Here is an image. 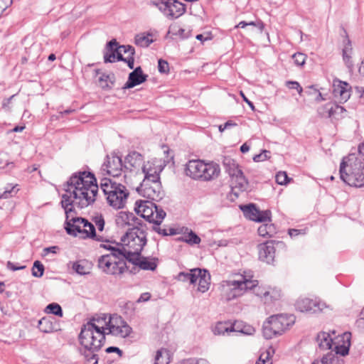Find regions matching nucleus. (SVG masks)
Here are the masks:
<instances>
[{
    "label": "nucleus",
    "instance_id": "f3484780",
    "mask_svg": "<svg viewBox=\"0 0 364 364\" xmlns=\"http://www.w3.org/2000/svg\"><path fill=\"white\" fill-rule=\"evenodd\" d=\"M65 213V220L64 223V228L68 235L76 237V232H79L80 230V226L77 225L76 223H73L71 218L73 217H77V214L75 210L74 205L67 208L64 209Z\"/></svg>",
    "mask_w": 364,
    "mask_h": 364
},
{
    "label": "nucleus",
    "instance_id": "de8ad7c7",
    "mask_svg": "<svg viewBox=\"0 0 364 364\" xmlns=\"http://www.w3.org/2000/svg\"><path fill=\"white\" fill-rule=\"evenodd\" d=\"M119 183L109 178H103L100 181V188L103 193L107 196Z\"/></svg>",
    "mask_w": 364,
    "mask_h": 364
},
{
    "label": "nucleus",
    "instance_id": "72a5a7b5",
    "mask_svg": "<svg viewBox=\"0 0 364 364\" xmlns=\"http://www.w3.org/2000/svg\"><path fill=\"white\" fill-rule=\"evenodd\" d=\"M83 325L86 326V327L88 328L90 330H92V331L94 333H97V336L99 338L97 343H101L102 345H105L106 335L107 334V333L105 332V330L107 329V327H105V326L97 325L95 322L89 321L86 323H84Z\"/></svg>",
    "mask_w": 364,
    "mask_h": 364
},
{
    "label": "nucleus",
    "instance_id": "338daca9",
    "mask_svg": "<svg viewBox=\"0 0 364 364\" xmlns=\"http://www.w3.org/2000/svg\"><path fill=\"white\" fill-rule=\"evenodd\" d=\"M285 85L290 90H296L300 97L304 96V89L299 82L294 80H287L286 81Z\"/></svg>",
    "mask_w": 364,
    "mask_h": 364
},
{
    "label": "nucleus",
    "instance_id": "6e6d98bb",
    "mask_svg": "<svg viewBox=\"0 0 364 364\" xmlns=\"http://www.w3.org/2000/svg\"><path fill=\"white\" fill-rule=\"evenodd\" d=\"M185 229L186 231H188L187 235H186V243L192 246L200 244L201 241L200 237L192 230H188V228Z\"/></svg>",
    "mask_w": 364,
    "mask_h": 364
},
{
    "label": "nucleus",
    "instance_id": "f704fd0d",
    "mask_svg": "<svg viewBox=\"0 0 364 364\" xmlns=\"http://www.w3.org/2000/svg\"><path fill=\"white\" fill-rule=\"evenodd\" d=\"M323 111L322 114H324V112L327 113L326 117H343V114L346 110L343 106L337 104L327 103L323 107Z\"/></svg>",
    "mask_w": 364,
    "mask_h": 364
},
{
    "label": "nucleus",
    "instance_id": "cd10ccee",
    "mask_svg": "<svg viewBox=\"0 0 364 364\" xmlns=\"http://www.w3.org/2000/svg\"><path fill=\"white\" fill-rule=\"evenodd\" d=\"M198 271V273H197L198 280V291L205 293L210 288L211 278L210 274L206 269L200 268V270Z\"/></svg>",
    "mask_w": 364,
    "mask_h": 364
},
{
    "label": "nucleus",
    "instance_id": "3c124183",
    "mask_svg": "<svg viewBox=\"0 0 364 364\" xmlns=\"http://www.w3.org/2000/svg\"><path fill=\"white\" fill-rule=\"evenodd\" d=\"M44 311L48 314H53L59 317L63 316V311L61 306L58 303H50L48 304Z\"/></svg>",
    "mask_w": 364,
    "mask_h": 364
},
{
    "label": "nucleus",
    "instance_id": "0eeeda50",
    "mask_svg": "<svg viewBox=\"0 0 364 364\" xmlns=\"http://www.w3.org/2000/svg\"><path fill=\"white\" fill-rule=\"evenodd\" d=\"M326 304L318 299H310L307 297L299 298L295 303V308L300 312L307 314H317L326 308Z\"/></svg>",
    "mask_w": 364,
    "mask_h": 364
},
{
    "label": "nucleus",
    "instance_id": "e433bc0d",
    "mask_svg": "<svg viewBox=\"0 0 364 364\" xmlns=\"http://www.w3.org/2000/svg\"><path fill=\"white\" fill-rule=\"evenodd\" d=\"M240 209L243 213L244 216L250 220L255 222L257 214L259 213V208L255 203H249L240 205Z\"/></svg>",
    "mask_w": 364,
    "mask_h": 364
},
{
    "label": "nucleus",
    "instance_id": "7c9ffc66",
    "mask_svg": "<svg viewBox=\"0 0 364 364\" xmlns=\"http://www.w3.org/2000/svg\"><path fill=\"white\" fill-rule=\"evenodd\" d=\"M223 165L224 166L225 171L232 178H234L235 175L237 174V171H242L239 164L230 156L223 157Z\"/></svg>",
    "mask_w": 364,
    "mask_h": 364
},
{
    "label": "nucleus",
    "instance_id": "2eb2a0df",
    "mask_svg": "<svg viewBox=\"0 0 364 364\" xmlns=\"http://www.w3.org/2000/svg\"><path fill=\"white\" fill-rule=\"evenodd\" d=\"M220 174V167L218 164L211 161L205 162L202 173L200 174V181H211L217 178Z\"/></svg>",
    "mask_w": 364,
    "mask_h": 364
},
{
    "label": "nucleus",
    "instance_id": "1a4fd4ad",
    "mask_svg": "<svg viewBox=\"0 0 364 364\" xmlns=\"http://www.w3.org/2000/svg\"><path fill=\"white\" fill-rule=\"evenodd\" d=\"M119 46L120 44L116 38H112L107 42L103 56L105 63L122 62V60H124Z\"/></svg>",
    "mask_w": 364,
    "mask_h": 364
},
{
    "label": "nucleus",
    "instance_id": "0e129e2a",
    "mask_svg": "<svg viewBox=\"0 0 364 364\" xmlns=\"http://www.w3.org/2000/svg\"><path fill=\"white\" fill-rule=\"evenodd\" d=\"M294 64L299 67H303L306 63L307 55L303 53L297 52L292 55Z\"/></svg>",
    "mask_w": 364,
    "mask_h": 364
},
{
    "label": "nucleus",
    "instance_id": "39448f33",
    "mask_svg": "<svg viewBox=\"0 0 364 364\" xmlns=\"http://www.w3.org/2000/svg\"><path fill=\"white\" fill-rule=\"evenodd\" d=\"M96 183V177L92 172L82 171L73 173L64 186H68L72 189L87 190L90 185Z\"/></svg>",
    "mask_w": 364,
    "mask_h": 364
},
{
    "label": "nucleus",
    "instance_id": "412c9836",
    "mask_svg": "<svg viewBox=\"0 0 364 364\" xmlns=\"http://www.w3.org/2000/svg\"><path fill=\"white\" fill-rule=\"evenodd\" d=\"M38 328L44 333H50L61 330L60 323L55 318L46 316L38 320Z\"/></svg>",
    "mask_w": 364,
    "mask_h": 364
},
{
    "label": "nucleus",
    "instance_id": "4be33fe9",
    "mask_svg": "<svg viewBox=\"0 0 364 364\" xmlns=\"http://www.w3.org/2000/svg\"><path fill=\"white\" fill-rule=\"evenodd\" d=\"M99 74L101 75L98 78V82L102 90L105 91L112 90L116 81L115 75L113 73L109 74L101 73L100 69H95L94 77H97Z\"/></svg>",
    "mask_w": 364,
    "mask_h": 364
},
{
    "label": "nucleus",
    "instance_id": "09e8293b",
    "mask_svg": "<svg viewBox=\"0 0 364 364\" xmlns=\"http://www.w3.org/2000/svg\"><path fill=\"white\" fill-rule=\"evenodd\" d=\"M169 352L167 349L161 348L159 349L155 355L154 364H168Z\"/></svg>",
    "mask_w": 364,
    "mask_h": 364
},
{
    "label": "nucleus",
    "instance_id": "4468645a",
    "mask_svg": "<svg viewBox=\"0 0 364 364\" xmlns=\"http://www.w3.org/2000/svg\"><path fill=\"white\" fill-rule=\"evenodd\" d=\"M351 87L347 82L336 79L333 83V95L340 97V102H346L350 97Z\"/></svg>",
    "mask_w": 364,
    "mask_h": 364
},
{
    "label": "nucleus",
    "instance_id": "680f3d73",
    "mask_svg": "<svg viewBox=\"0 0 364 364\" xmlns=\"http://www.w3.org/2000/svg\"><path fill=\"white\" fill-rule=\"evenodd\" d=\"M232 332L231 324L228 325L227 323L219 322L215 326L214 333L217 335L225 334V333Z\"/></svg>",
    "mask_w": 364,
    "mask_h": 364
},
{
    "label": "nucleus",
    "instance_id": "79ce46f5",
    "mask_svg": "<svg viewBox=\"0 0 364 364\" xmlns=\"http://www.w3.org/2000/svg\"><path fill=\"white\" fill-rule=\"evenodd\" d=\"M258 235L263 237H272L277 233V227L273 223H262L257 229Z\"/></svg>",
    "mask_w": 364,
    "mask_h": 364
},
{
    "label": "nucleus",
    "instance_id": "4c0bfd02",
    "mask_svg": "<svg viewBox=\"0 0 364 364\" xmlns=\"http://www.w3.org/2000/svg\"><path fill=\"white\" fill-rule=\"evenodd\" d=\"M232 332H237L245 335H252L255 329L253 326L244 323L242 321H235L231 323Z\"/></svg>",
    "mask_w": 364,
    "mask_h": 364
},
{
    "label": "nucleus",
    "instance_id": "2f4dec72",
    "mask_svg": "<svg viewBox=\"0 0 364 364\" xmlns=\"http://www.w3.org/2000/svg\"><path fill=\"white\" fill-rule=\"evenodd\" d=\"M200 268L196 267L191 269L189 272H180L176 277L175 279L178 281L186 282H189L190 284H195L198 281L197 273H198Z\"/></svg>",
    "mask_w": 364,
    "mask_h": 364
},
{
    "label": "nucleus",
    "instance_id": "c85d7f7f",
    "mask_svg": "<svg viewBox=\"0 0 364 364\" xmlns=\"http://www.w3.org/2000/svg\"><path fill=\"white\" fill-rule=\"evenodd\" d=\"M137 220V217L129 211H120L117 213L115 222L117 226L124 228L132 226L134 221Z\"/></svg>",
    "mask_w": 364,
    "mask_h": 364
},
{
    "label": "nucleus",
    "instance_id": "c03bdc74",
    "mask_svg": "<svg viewBox=\"0 0 364 364\" xmlns=\"http://www.w3.org/2000/svg\"><path fill=\"white\" fill-rule=\"evenodd\" d=\"M114 259L109 255H105L98 258L97 267L105 274L107 273Z\"/></svg>",
    "mask_w": 364,
    "mask_h": 364
},
{
    "label": "nucleus",
    "instance_id": "13d9d810",
    "mask_svg": "<svg viewBox=\"0 0 364 364\" xmlns=\"http://www.w3.org/2000/svg\"><path fill=\"white\" fill-rule=\"evenodd\" d=\"M272 212L270 210H261L259 209V214H257L255 222L264 223L265 222H271Z\"/></svg>",
    "mask_w": 364,
    "mask_h": 364
},
{
    "label": "nucleus",
    "instance_id": "a878e982",
    "mask_svg": "<svg viewBox=\"0 0 364 364\" xmlns=\"http://www.w3.org/2000/svg\"><path fill=\"white\" fill-rule=\"evenodd\" d=\"M159 259L157 257H144L141 255L138 258L135 266L142 270L155 271L158 266Z\"/></svg>",
    "mask_w": 364,
    "mask_h": 364
},
{
    "label": "nucleus",
    "instance_id": "58836bf2",
    "mask_svg": "<svg viewBox=\"0 0 364 364\" xmlns=\"http://www.w3.org/2000/svg\"><path fill=\"white\" fill-rule=\"evenodd\" d=\"M120 50L124 53H129V55L125 58L124 57V60L122 62L126 63L129 68L133 69L134 65V55H135V49L131 45H120Z\"/></svg>",
    "mask_w": 364,
    "mask_h": 364
},
{
    "label": "nucleus",
    "instance_id": "052dcab7",
    "mask_svg": "<svg viewBox=\"0 0 364 364\" xmlns=\"http://www.w3.org/2000/svg\"><path fill=\"white\" fill-rule=\"evenodd\" d=\"M100 247L110 251L111 253L109 255H111V257H114V259H119L120 257V254L122 252V248L114 247L110 245L101 244Z\"/></svg>",
    "mask_w": 364,
    "mask_h": 364
},
{
    "label": "nucleus",
    "instance_id": "ea45409f",
    "mask_svg": "<svg viewBox=\"0 0 364 364\" xmlns=\"http://www.w3.org/2000/svg\"><path fill=\"white\" fill-rule=\"evenodd\" d=\"M228 286L231 287L228 299L230 300L242 294V280L227 281Z\"/></svg>",
    "mask_w": 364,
    "mask_h": 364
},
{
    "label": "nucleus",
    "instance_id": "dca6fc26",
    "mask_svg": "<svg viewBox=\"0 0 364 364\" xmlns=\"http://www.w3.org/2000/svg\"><path fill=\"white\" fill-rule=\"evenodd\" d=\"M203 166H205L204 160H189L185 165V174L193 180H199Z\"/></svg>",
    "mask_w": 364,
    "mask_h": 364
},
{
    "label": "nucleus",
    "instance_id": "5fc2aeb1",
    "mask_svg": "<svg viewBox=\"0 0 364 364\" xmlns=\"http://www.w3.org/2000/svg\"><path fill=\"white\" fill-rule=\"evenodd\" d=\"M45 267L43 263L39 260H36L31 269L32 276L36 278H41L43 276Z\"/></svg>",
    "mask_w": 364,
    "mask_h": 364
},
{
    "label": "nucleus",
    "instance_id": "7ed1b4c3",
    "mask_svg": "<svg viewBox=\"0 0 364 364\" xmlns=\"http://www.w3.org/2000/svg\"><path fill=\"white\" fill-rule=\"evenodd\" d=\"M150 5L156 7L168 19H176L186 11V4L178 0H151Z\"/></svg>",
    "mask_w": 364,
    "mask_h": 364
},
{
    "label": "nucleus",
    "instance_id": "b1692460",
    "mask_svg": "<svg viewBox=\"0 0 364 364\" xmlns=\"http://www.w3.org/2000/svg\"><path fill=\"white\" fill-rule=\"evenodd\" d=\"M103 346L104 345H102L101 343L91 347H88L87 346L85 348H79V353L84 357V359L87 363H90L93 360L95 361L99 362L100 358L97 353L100 350Z\"/></svg>",
    "mask_w": 364,
    "mask_h": 364
},
{
    "label": "nucleus",
    "instance_id": "8fccbe9b",
    "mask_svg": "<svg viewBox=\"0 0 364 364\" xmlns=\"http://www.w3.org/2000/svg\"><path fill=\"white\" fill-rule=\"evenodd\" d=\"M136 230L139 231V233L141 235L139 237V242L141 243L143 237L147 239V225L144 223L141 220L137 218V220L134 221L132 225Z\"/></svg>",
    "mask_w": 364,
    "mask_h": 364
},
{
    "label": "nucleus",
    "instance_id": "6ab92c4d",
    "mask_svg": "<svg viewBox=\"0 0 364 364\" xmlns=\"http://www.w3.org/2000/svg\"><path fill=\"white\" fill-rule=\"evenodd\" d=\"M97 336H95L92 330H90L86 326H81L80 332L78 335V341L81 348L94 346L98 343Z\"/></svg>",
    "mask_w": 364,
    "mask_h": 364
},
{
    "label": "nucleus",
    "instance_id": "603ef678",
    "mask_svg": "<svg viewBox=\"0 0 364 364\" xmlns=\"http://www.w3.org/2000/svg\"><path fill=\"white\" fill-rule=\"evenodd\" d=\"M326 361V364H344V360L336 355L333 351H330L325 354L321 359V363Z\"/></svg>",
    "mask_w": 364,
    "mask_h": 364
},
{
    "label": "nucleus",
    "instance_id": "bf43d9fd",
    "mask_svg": "<svg viewBox=\"0 0 364 364\" xmlns=\"http://www.w3.org/2000/svg\"><path fill=\"white\" fill-rule=\"evenodd\" d=\"M154 213H156V219L154 218L152 223L155 225H160L163 220L166 218V213L162 208L155 205Z\"/></svg>",
    "mask_w": 364,
    "mask_h": 364
},
{
    "label": "nucleus",
    "instance_id": "774afa93",
    "mask_svg": "<svg viewBox=\"0 0 364 364\" xmlns=\"http://www.w3.org/2000/svg\"><path fill=\"white\" fill-rule=\"evenodd\" d=\"M276 182L279 185L287 184L291 178H290L285 171H279L275 176Z\"/></svg>",
    "mask_w": 364,
    "mask_h": 364
},
{
    "label": "nucleus",
    "instance_id": "a211bd4d",
    "mask_svg": "<svg viewBox=\"0 0 364 364\" xmlns=\"http://www.w3.org/2000/svg\"><path fill=\"white\" fill-rule=\"evenodd\" d=\"M147 242L148 240L143 237L141 240V243L140 242L137 247L135 248L132 246H130V247H132L134 250L133 252L127 250L122 245V252L120 254V257H122L125 259L126 261L132 264L133 265H135L138 258L141 256L144 247L146 245Z\"/></svg>",
    "mask_w": 364,
    "mask_h": 364
},
{
    "label": "nucleus",
    "instance_id": "c9c22d12",
    "mask_svg": "<svg viewBox=\"0 0 364 364\" xmlns=\"http://www.w3.org/2000/svg\"><path fill=\"white\" fill-rule=\"evenodd\" d=\"M126 269H128V267L124 259L119 258L118 260H117L114 259L112 265L110 267L107 274H110L114 277L120 276L126 271Z\"/></svg>",
    "mask_w": 364,
    "mask_h": 364
},
{
    "label": "nucleus",
    "instance_id": "f03ea898",
    "mask_svg": "<svg viewBox=\"0 0 364 364\" xmlns=\"http://www.w3.org/2000/svg\"><path fill=\"white\" fill-rule=\"evenodd\" d=\"M295 322V317L290 314H274L269 316L262 325V333L265 339L281 336Z\"/></svg>",
    "mask_w": 364,
    "mask_h": 364
},
{
    "label": "nucleus",
    "instance_id": "f8f14e48",
    "mask_svg": "<svg viewBox=\"0 0 364 364\" xmlns=\"http://www.w3.org/2000/svg\"><path fill=\"white\" fill-rule=\"evenodd\" d=\"M149 77L147 74L144 73L141 66L133 68V71L129 73L127 81L122 87V90L133 88L145 82Z\"/></svg>",
    "mask_w": 364,
    "mask_h": 364
},
{
    "label": "nucleus",
    "instance_id": "864d4df0",
    "mask_svg": "<svg viewBox=\"0 0 364 364\" xmlns=\"http://www.w3.org/2000/svg\"><path fill=\"white\" fill-rule=\"evenodd\" d=\"M142 172L144 173V181L148 180L156 184L161 183L159 172L154 171V173H150L144 165L142 166Z\"/></svg>",
    "mask_w": 364,
    "mask_h": 364
},
{
    "label": "nucleus",
    "instance_id": "37998d69",
    "mask_svg": "<svg viewBox=\"0 0 364 364\" xmlns=\"http://www.w3.org/2000/svg\"><path fill=\"white\" fill-rule=\"evenodd\" d=\"M232 179H235V188L238 189L240 192L247 191L249 181L242 171H237V174L235 175Z\"/></svg>",
    "mask_w": 364,
    "mask_h": 364
},
{
    "label": "nucleus",
    "instance_id": "9d476101",
    "mask_svg": "<svg viewBox=\"0 0 364 364\" xmlns=\"http://www.w3.org/2000/svg\"><path fill=\"white\" fill-rule=\"evenodd\" d=\"M155 205L156 203L153 201L137 200L135 202L134 211L147 222L152 223L154 222Z\"/></svg>",
    "mask_w": 364,
    "mask_h": 364
},
{
    "label": "nucleus",
    "instance_id": "f257e3e1",
    "mask_svg": "<svg viewBox=\"0 0 364 364\" xmlns=\"http://www.w3.org/2000/svg\"><path fill=\"white\" fill-rule=\"evenodd\" d=\"M344 156L340 164V178L346 184L356 188L364 186V162L358 158L353 161Z\"/></svg>",
    "mask_w": 364,
    "mask_h": 364
},
{
    "label": "nucleus",
    "instance_id": "a19ab883",
    "mask_svg": "<svg viewBox=\"0 0 364 364\" xmlns=\"http://www.w3.org/2000/svg\"><path fill=\"white\" fill-rule=\"evenodd\" d=\"M318 346L321 349L330 350L332 349L333 341L329 333L326 332H320L316 338Z\"/></svg>",
    "mask_w": 364,
    "mask_h": 364
},
{
    "label": "nucleus",
    "instance_id": "473e14b6",
    "mask_svg": "<svg viewBox=\"0 0 364 364\" xmlns=\"http://www.w3.org/2000/svg\"><path fill=\"white\" fill-rule=\"evenodd\" d=\"M83 325L86 326V327L88 328L90 330H92V331L94 333H97V336L99 338L97 343H101L102 345H105L106 335L107 334V333L105 332V330L107 329V327H105V326L97 325L95 322L89 321L86 323H84Z\"/></svg>",
    "mask_w": 364,
    "mask_h": 364
},
{
    "label": "nucleus",
    "instance_id": "5701e85b",
    "mask_svg": "<svg viewBox=\"0 0 364 364\" xmlns=\"http://www.w3.org/2000/svg\"><path fill=\"white\" fill-rule=\"evenodd\" d=\"M71 220L73 221V223H80L83 225L84 228H88L89 230L86 229H81L79 232H76V236L79 233H83L85 234V236H83L82 238H89V237H96V230L94 225L90 223L87 219L82 217H73L71 218Z\"/></svg>",
    "mask_w": 364,
    "mask_h": 364
},
{
    "label": "nucleus",
    "instance_id": "69168bd1",
    "mask_svg": "<svg viewBox=\"0 0 364 364\" xmlns=\"http://www.w3.org/2000/svg\"><path fill=\"white\" fill-rule=\"evenodd\" d=\"M242 279V294L247 290L255 291L258 285V281L247 279L245 277Z\"/></svg>",
    "mask_w": 364,
    "mask_h": 364
},
{
    "label": "nucleus",
    "instance_id": "423d86ee",
    "mask_svg": "<svg viewBox=\"0 0 364 364\" xmlns=\"http://www.w3.org/2000/svg\"><path fill=\"white\" fill-rule=\"evenodd\" d=\"M102 169L113 177L121 176L122 171L128 169V166L122 161V156L119 152L113 151L110 155H107L102 164Z\"/></svg>",
    "mask_w": 364,
    "mask_h": 364
},
{
    "label": "nucleus",
    "instance_id": "aec40b11",
    "mask_svg": "<svg viewBox=\"0 0 364 364\" xmlns=\"http://www.w3.org/2000/svg\"><path fill=\"white\" fill-rule=\"evenodd\" d=\"M73 198L75 200H79L75 202L77 205L80 209L87 207L95 203V198L90 197L89 189L87 190H77L73 189L72 191Z\"/></svg>",
    "mask_w": 364,
    "mask_h": 364
},
{
    "label": "nucleus",
    "instance_id": "393cba45",
    "mask_svg": "<svg viewBox=\"0 0 364 364\" xmlns=\"http://www.w3.org/2000/svg\"><path fill=\"white\" fill-rule=\"evenodd\" d=\"M350 339H351V333L349 331H346L343 333L341 336V341L343 342V344H338L335 346L333 348V353L336 355H341L346 356L349 354L350 347Z\"/></svg>",
    "mask_w": 364,
    "mask_h": 364
},
{
    "label": "nucleus",
    "instance_id": "49530a36",
    "mask_svg": "<svg viewBox=\"0 0 364 364\" xmlns=\"http://www.w3.org/2000/svg\"><path fill=\"white\" fill-rule=\"evenodd\" d=\"M149 36H152L151 33H147L146 35L136 34L134 37V43L140 47H149L154 42V40L149 38Z\"/></svg>",
    "mask_w": 364,
    "mask_h": 364
},
{
    "label": "nucleus",
    "instance_id": "9b49d317",
    "mask_svg": "<svg viewBox=\"0 0 364 364\" xmlns=\"http://www.w3.org/2000/svg\"><path fill=\"white\" fill-rule=\"evenodd\" d=\"M344 35L343 40L342 58L350 73H353L354 64L352 60L353 47L352 42L348 36L347 31L342 26Z\"/></svg>",
    "mask_w": 364,
    "mask_h": 364
},
{
    "label": "nucleus",
    "instance_id": "20e7f679",
    "mask_svg": "<svg viewBox=\"0 0 364 364\" xmlns=\"http://www.w3.org/2000/svg\"><path fill=\"white\" fill-rule=\"evenodd\" d=\"M286 245L282 241L269 240L257 245L259 259L268 264L274 265L277 248H285Z\"/></svg>",
    "mask_w": 364,
    "mask_h": 364
},
{
    "label": "nucleus",
    "instance_id": "6e6552de",
    "mask_svg": "<svg viewBox=\"0 0 364 364\" xmlns=\"http://www.w3.org/2000/svg\"><path fill=\"white\" fill-rule=\"evenodd\" d=\"M129 195L127 188L119 183L107 196V203L115 209L123 208Z\"/></svg>",
    "mask_w": 364,
    "mask_h": 364
},
{
    "label": "nucleus",
    "instance_id": "e2e57ef3",
    "mask_svg": "<svg viewBox=\"0 0 364 364\" xmlns=\"http://www.w3.org/2000/svg\"><path fill=\"white\" fill-rule=\"evenodd\" d=\"M107 314H95L91 318H90L89 321L95 322L97 325L105 326L107 327Z\"/></svg>",
    "mask_w": 364,
    "mask_h": 364
},
{
    "label": "nucleus",
    "instance_id": "c756f323",
    "mask_svg": "<svg viewBox=\"0 0 364 364\" xmlns=\"http://www.w3.org/2000/svg\"><path fill=\"white\" fill-rule=\"evenodd\" d=\"M144 162V156L140 153L132 151L124 159V164H129L128 169L132 171L133 168L139 167Z\"/></svg>",
    "mask_w": 364,
    "mask_h": 364
},
{
    "label": "nucleus",
    "instance_id": "ddd939ff",
    "mask_svg": "<svg viewBox=\"0 0 364 364\" xmlns=\"http://www.w3.org/2000/svg\"><path fill=\"white\" fill-rule=\"evenodd\" d=\"M112 318L113 317L110 315L107 321L108 324H107V328L109 330L107 334H111L114 336H119L122 338L128 337L132 332V328L126 321L122 319L121 316H119V319L121 320L122 326H116L113 324L112 322Z\"/></svg>",
    "mask_w": 364,
    "mask_h": 364
},
{
    "label": "nucleus",
    "instance_id": "bb28decb",
    "mask_svg": "<svg viewBox=\"0 0 364 364\" xmlns=\"http://www.w3.org/2000/svg\"><path fill=\"white\" fill-rule=\"evenodd\" d=\"M161 183H157L156 187L148 186L145 184V188L143 191V197L147 198L151 200L159 201L163 198V193L161 191Z\"/></svg>",
    "mask_w": 364,
    "mask_h": 364
},
{
    "label": "nucleus",
    "instance_id": "4d7b16f0",
    "mask_svg": "<svg viewBox=\"0 0 364 364\" xmlns=\"http://www.w3.org/2000/svg\"><path fill=\"white\" fill-rule=\"evenodd\" d=\"M87 263V262L86 260L76 261L73 262L72 268L77 274L80 275H85L90 273L85 265Z\"/></svg>",
    "mask_w": 364,
    "mask_h": 364
},
{
    "label": "nucleus",
    "instance_id": "a18cd8bd",
    "mask_svg": "<svg viewBox=\"0 0 364 364\" xmlns=\"http://www.w3.org/2000/svg\"><path fill=\"white\" fill-rule=\"evenodd\" d=\"M65 191L66 193L62 196V200L60 201L61 206L63 209H66L71 205H75V199L73 198L72 188L68 186H65Z\"/></svg>",
    "mask_w": 364,
    "mask_h": 364
}]
</instances>
